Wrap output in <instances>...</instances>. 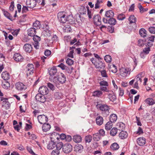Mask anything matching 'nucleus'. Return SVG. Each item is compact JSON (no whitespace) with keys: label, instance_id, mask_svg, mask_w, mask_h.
<instances>
[{"label":"nucleus","instance_id":"obj_58","mask_svg":"<svg viewBox=\"0 0 155 155\" xmlns=\"http://www.w3.org/2000/svg\"><path fill=\"white\" fill-rule=\"evenodd\" d=\"M28 7L27 6H26L23 5L22 8V12L25 13L28 12Z\"/></svg>","mask_w":155,"mask_h":155},{"label":"nucleus","instance_id":"obj_26","mask_svg":"<svg viewBox=\"0 0 155 155\" xmlns=\"http://www.w3.org/2000/svg\"><path fill=\"white\" fill-rule=\"evenodd\" d=\"M114 13L113 11L111 10H109L106 12L105 16L108 18H112L114 16Z\"/></svg>","mask_w":155,"mask_h":155},{"label":"nucleus","instance_id":"obj_32","mask_svg":"<svg viewBox=\"0 0 155 155\" xmlns=\"http://www.w3.org/2000/svg\"><path fill=\"white\" fill-rule=\"evenodd\" d=\"M74 149L76 152H81L83 149V147L81 144H78L75 146Z\"/></svg>","mask_w":155,"mask_h":155},{"label":"nucleus","instance_id":"obj_30","mask_svg":"<svg viewBox=\"0 0 155 155\" xmlns=\"http://www.w3.org/2000/svg\"><path fill=\"white\" fill-rule=\"evenodd\" d=\"M2 86L3 88L6 89H8L10 86V84L8 82L5 81L2 82Z\"/></svg>","mask_w":155,"mask_h":155},{"label":"nucleus","instance_id":"obj_62","mask_svg":"<svg viewBox=\"0 0 155 155\" xmlns=\"http://www.w3.org/2000/svg\"><path fill=\"white\" fill-rule=\"evenodd\" d=\"M119 127V130H123L125 127V125L123 123H120L118 124Z\"/></svg>","mask_w":155,"mask_h":155},{"label":"nucleus","instance_id":"obj_24","mask_svg":"<svg viewBox=\"0 0 155 155\" xmlns=\"http://www.w3.org/2000/svg\"><path fill=\"white\" fill-rule=\"evenodd\" d=\"M51 128V126L49 124H44L42 126V129L43 131L46 132L49 130Z\"/></svg>","mask_w":155,"mask_h":155},{"label":"nucleus","instance_id":"obj_55","mask_svg":"<svg viewBox=\"0 0 155 155\" xmlns=\"http://www.w3.org/2000/svg\"><path fill=\"white\" fill-rule=\"evenodd\" d=\"M150 51V48L147 47L145 48L143 50L142 52L146 54H148Z\"/></svg>","mask_w":155,"mask_h":155},{"label":"nucleus","instance_id":"obj_64","mask_svg":"<svg viewBox=\"0 0 155 155\" xmlns=\"http://www.w3.org/2000/svg\"><path fill=\"white\" fill-rule=\"evenodd\" d=\"M27 149L28 151L31 154L33 155H37V154L35 153L33 150H32L31 148L30 147H27Z\"/></svg>","mask_w":155,"mask_h":155},{"label":"nucleus","instance_id":"obj_38","mask_svg":"<svg viewBox=\"0 0 155 155\" xmlns=\"http://www.w3.org/2000/svg\"><path fill=\"white\" fill-rule=\"evenodd\" d=\"M40 23L39 21L37 20L33 23V27L36 30L40 28Z\"/></svg>","mask_w":155,"mask_h":155},{"label":"nucleus","instance_id":"obj_14","mask_svg":"<svg viewBox=\"0 0 155 155\" xmlns=\"http://www.w3.org/2000/svg\"><path fill=\"white\" fill-rule=\"evenodd\" d=\"M94 65L96 68L99 70L102 69H104L105 67V64L100 61L96 63H94Z\"/></svg>","mask_w":155,"mask_h":155},{"label":"nucleus","instance_id":"obj_61","mask_svg":"<svg viewBox=\"0 0 155 155\" xmlns=\"http://www.w3.org/2000/svg\"><path fill=\"white\" fill-rule=\"evenodd\" d=\"M58 66L62 70L65 69L67 67L66 66L62 63H61Z\"/></svg>","mask_w":155,"mask_h":155},{"label":"nucleus","instance_id":"obj_50","mask_svg":"<svg viewBox=\"0 0 155 155\" xmlns=\"http://www.w3.org/2000/svg\"><path fill=\"white\" fill-rule=\"evenodd\" d=\"M33 37V40L35 41V42H38V41H40L41 38L40 37L35 35Z\"/></svg>","mask_w":155,"mask_h":155},{"label":"nucleus","instance_id":"obj_59","mask_svg":"<svg viewBox=\"0 0 155 155\" xmlns=\"http://www.w3.org/2000/svg\"><path fill=\"white\" fill-rule=\"evenodd\" d=\"M61 94L59 92H56L54 94V97L56 99H59L61 98Z\"/></svg>","mask_w":155,"mask_h":155},{"label":"nucleus","instance_id":"obj_11","mask_svg":"<svg viewBox=\"0 0 155 155\" xmlns=\"http://www.w3.org/2000/svg\"><path fill=\"white\" fill-rule=\"evenodd\" d=\"M35 97L36 100L41 103H44L46 101V98L44 95L40 93L37 94Z\"/></svg>","mask_w":155,"mask_h":155},{"label":"nucleus","instance_id":"obj_63","mask_svg":"<svg viewBox=\"0 0 155 155\" xmlns=\"http://www.w3.org/2000/svg\"><path fill=\"white\" fill-rule=\"evenodd\" d=\"M48 86L51 90L53 91L54 90V87L52 84L51 83H48Z\"/></svg>","mask_w":155,"mask_h":155},{"label":"nucleus","instance_id":"obj_54","mask_svg":"<svg viewBox=\"0 0 155 155\" xmlns=\"http://www.w3.org/2000/svg\"><path fill=\"white\" fill-rule=\"evenodd\" d=\"M117 18L120 20H122L125 18V16L124 14H120L118 15Z\"/></svg>","mask_w":155,"mask_h":155},{"label":"nucleus","instance_id":"obj_13","mask_svg":"<svg viewBox=\"0 0 155 155\" xmlns=\"http://www.w3.org/2000/svg\"><path fill=\"white\" fill-rule=\"evenodd\" d=\"M94 24L97 25H100L101 24V18L99 15H97L94 17Z\"/></svg>","mask_w":155,"mask_h":155},{"label":"nucleus","instance_id":"obj_1","mask_svg":"<svg viewBox=\"0 0 155 155\" xmlns=\"http://www.w3.org/2000/svg\"><path fill=\"white\" fill-rule=\"evenodd\" d=\"M58 18L60 22L63 23H65L67 21H69L70 24H72L73 23L72 21H71L70 20L73 18L70 15L66 16L64 12H58Z\"/></svg>","mask_w":155,"mask_h":155},{"label":"nucleus","instance_id":"obj_3","mask_svg":"<svg viewBox=\"0 0 155 155\" xmlns=\"http://www.w3.org/2000/svg\"><path fill=\"white\" fill-rule=\"evenodd\" d=\"M54 81H58L59 83L63 84L65 82L66 79L64 74L62 73H60L58 74V75L57 77H54Z\"/></svg>","mask_w":155,"mask_h":155},{"label":"nucleus","instance_id":"obj_10","mask_svg":"<svg viewBox=\"0 0 155 155\" xmlns=\"http://www.w3.org/2000/svg\"><path fill=\"white\" fill-rule=\"evenodd\" d=\"M38 92L40 94L45 95L47 94L49 92V90L46 86H42L38 90Z\"/></svg>","mask_w":155,"mask_h":155},{"label":"nucleus","instance_id":"obj_20","mask_svg":"<svg viewBox=\"0 0 155 155\" xmlns=\"http://www.w3.org/2000/svg\"><path fill=\"white\" fill-rule=\"evenodd\" d=\"M138 144L140 146H143L145 143V139L143 137H140L138 138L137 140Z\"/></svg>","mask_w":155,"mask_h":155},{"label":"nucleus","instance_id":"obj_7","mask_svg":"<svg viewBox=\"0 0 155 155\" xmlns=\"http://www.w3.org/2000/svg\"><path fill=\"white\" fill-rule=\"evenodd\" d=\"M38 119L39 122L41 124H44L48 120V118L47 117L44 115L38 116Z\"/></svg>","mask_w":155,"mask_h":155},{"label":"nucleus","instance_id":"obj_23","mask_svg":"<svg viewBox=\"0 0 155 155\" xmlns=\"http://www.w3.org/2000/svg\"><path fill=\"white\" fill-rule=\"evenodd\" d=\"M2 77L5 81L7 80L10 78L9 74L6 71L3 72L2 74Z\"/></svg>","mask_w":155,"mask_h":155},{"label":"nucleus","instance_id":"obj_25","mask_svg":"<svg viewBox=\"0 0 155 155\" xmlns=\"http://www.w3.org/2000/svg\"><path fill=\"white\" fill-rule=\"evenodd\" d=\"M127 133L124 131L122 130L119 134V137L121 139L126 138L127 137Z\"/></svg>","mask_w":155,"mask_h":155},{"label":"nucleus","instance_id":"obj_39","mask_svg":"<svg viewBox=\"0 0 155 155\" xmlns=\"http://www.w3.org/2000/svg\"><path fill=\"white\" fill-rule=\"evenodd\" d=\"M73 140L76 143H79L81 141V137L79 135H75L74 136Z\"/></svg>","mask_w":155,"mask_h":155},{"label":"nucleus","instance_id":"obj_17","mask_svg":"<svg viewBox=\"0 0 155 155\" xmlns=\"http://www.w3.org/2000/svg\"><path fill=\"white\" fill-rule=\"evenodd\" d=\"M43 33L44 35L46 37L51 36V31L49 30V27L47 25H46V28H44Z\"/></svg>","mask_w":155,"mask_h":155},{"label":"nucleus","instance_id":"obj_27","mask_svg":"<svg viewBox=\"0 0 155 155\" xmlns=\"http://www.w3.org/2000/svg\"><path fill=\"white\" fill-rule=\"evenodd\" d=\"M57 72V69L54 67H53L49 71V74L51 76L54 75Z\"/></svg>","mask_w":155,"mask_h":155},{"label":"nucleus","instance_id":"obj_36","mask_svg":"<svg viewBox=\"0 0 155 155\" xmlns=\"http://www.w3.org/2000/svg\"><path fill=\"white\" fill-rule=\"evenodd\" d=\"M56 144L54 142L51 141L47 146V148L49 149H53L55 147Z\"/></svg>","mask_w":155,"mask_h":155},{"label":"nucleus","instance_id":"obj_47","mask_svg":"<svg viewBox=\"0 0 155 155\" xmlns=\"http://www.w3.org/2000/svg\"><path fill=\"white\" fill-rule=\"evenodd\" d=\"M101 136L98 133H96L93 135V139L96 141H98L100 140Z\"/></svg>","mask_w":155,"mask_h":155},{"label":"nucleus","instance_id":"obj_9","mask_svg":"<svg viewBox=\"0 0 155 155\" xmlns=\"http://www.w3.org/2000/svg\"><path fill=\"white\" fill-rule=\"evenodd\" d=\"M16 88L18 91H21L25 90L27 88V87L22 83L18 82L15 84Z\"/></svg>","mask_w":155,"mask_h":155},{"label":"nucleus","instance_id":"obj_12","mask_svg":"<svg viewBox=\"0 0 155 155\" xmlns=\"http://www.w3.org/2000/svg\"><path fill=\"white\" fill-rule=\"evenodd\" d=\"M107 97L111 101L113 102L116 99V97L114 92L111 91H110L107 93Z\"/></svg>","mask_w":155,"mask_h":155},{"label":"nucleus","instance_id":"obj_5","mask_svg":"<svg viewBox=\"0 0 155 155\" xmlns=\"http://www.w3.org/2000/svg\"><path fill=\"white\" fill-rule=\"evenodd\" d=\"M130 71L128 68L122 67L119 69L120 74L123 77H126Z\"/></svg>","mask_w":155,"mask_h":155},{"label":"nucleus","instance_id":"obj_43","mask_svg":"<svg viewBox=\"0 0 155 155\" xmlns=\"http://www.w3.org/2000/svg\"><path fill=\"white\" fill-rule=\"evenodd\" d=\"M136 18L134 15H130L129 18V21L130 23H135L136 21Z\"/></svg>","mask_w":155,"mask_h":155},{"label":"nucleus","instance_id":"obj_45","mask_svg":"<svg viewBox=\"0 0 155 155\" xmlns=\"http://www.w3.org/2000/svg\"><path fill=\"white\" fill-rule=\"evenodd\" d=\"M55 146L56 147V150L60 151V150H61V148L63 147V143L61 142H60L58 143Z\"/></svg>","mask_w":155,"mask_h":155},{"label":"nucleus","instance_id":"obj_46","mask_svg":"<svg viewBox=\"0 0 155 155\" xmlns=\"http://www.w3.org/2000/svg\"><path fill=\"white\" fill-rule=\"evenodd\" d=\"M116 23V21L115 19L113 17L110 18L108 20V23L111 25H114Z\"/></svg>","mask_w":155,"mask_h":155},{"label":"nucleus","instance_id":"obj_52","mask_svg":"<svg viewBox=\"0 0 155 155\" xmlns=\"http://www.w3.org/2000/svg\"><path fill=\"white\" fill-rule=\"evenodd\" d=\"M100 84L101 86H108V84L106 81H104V80L101 81L100 82Z\"/></svg>","mask_w":155,"mask_h":155},{"label":"nucleus","instance_id":"obj_37","mask_svg":"<svg viewBox=\"0 0 155 155\" xmlns=\"http://www.w3.org/2000/svg\"><path fill=\"white\" fill-rule=\"evenodd\" d=\"M113 124L111 122L108 121L105 124V129L107 130H110L112 127Z\"/></svg>","mask_w":155,"mask_h":155},{"label":"nucleus","instance_id":"obj_21","mask_svg":"<svg viewBox=\"0 0 155 155\" xmlns=\"http://www.w3.org/2000/svg\"><path fill=\"white\" fill-rule=\"evenodd\" d=\"M2 11L4 15L6 17L12 21L13 20V19H12V16L9 13L3 9H2Z\"/></svg>","mask_w":155,"mask_h":155},{"label":"nucleus","instance_id":"obj_49","mask_svg":"<svg viewBox=\"0 0 155 155\" xmlns=\"http://www.w3.org/2000/svg\"><path fill=\"white\" fill-rule=\"evenodd\" d=\"M104 59L107 62L110 63L111 61V57L110 55H107L104 57Z\"/></svg>","mask_w":155,"mask_h":155},{"label":"nucleus","instance_id":"obj_6","mask_svg":"<svg viewBox=\"0 0 155 155\" xmlns=\"http://www.w3.org/2000/svg\"><path fill=\"white\" fill-rule=\"evenodd\" d=\"M72 149V145L69 143L64 144L62 148L63 151L65 153H68L71 152Z\"/></svg>","mask_w":155,"mask_h":155},{"label":"nucleus","instance_id":"obj_19","mask_svg":"<svg viewBox=\"0 0 155 155\" xmlns=\"http://www.w3.org/2000/svg\"><path fill=\"white\" fill-rule=\"evenodd\" d=\"M23 48L26 52H30L32 51V47L31 45L26 44L24 45Z\"/></svg>","mask_w":155,"mask_h":155},{"label":"nucleus","instance_id":"obj_4","mask_svg":"<svg viewBox=\"0 0 155 155\" xmlns=\"http://www.w3.org/2000/svg\"><path fill=\"white\" fill-rule=\"evenodd\" d=\"M27 75L28 76L32 74L34 72L35 69L32 64H28L26 68Z\"/></svg>","mask_w":155,"mask_h":155},{"label":"nucleus","instance_id":"obj_60","mask_svg":"<svg viewBox=\"0 0 155 155\" xmlns=\"http://www.w3.org/2000/svg\"><path fill=\"white\" fill-rule=\"evenodd\" d=\"M149 30L151 33H155V27H151L149 28Z\"/></svg>","mask_w":155,"mask_h":155},{"label":"nucleus","instance_id":"obj_31","mask_svg":"<svg viewBox=\"0 0 155 155\" xmlns=\"http://www.w3.org/2000/svg\"><path fill=\"white\" fill-rule=\"evenodd\" d=\"M145 101L146 104L150 105H153L155 103L153 100L151 98H148L145 100Z\"/></svg>","mask_w":155,"mask_h":155},{"label":"nucleus","instance_id":"obj_41","mask_svg":"<svg viewBox=\"0 0 155 155\" xmlns=\"http://www.w3.org/2000/svg\"><path fill=\"white\" fill-rule=\"evenodd\" d=\"M147 31L143 28H141L139 31V34L141 36L143 37L146 36L147 35Z\"/></svg>","mask_w":155,"mask_h":155},{"label":"nucleus","instance_id":"obj_22","mask_svg":"<svg viewBox=\"0 0 155 155\" xmlns=\"http://www.w3.org/2000/svg\"><path fill=\"white\" fill-rule=\"evenodd\" d=\"M103 119L101 116H97L96 119V124L99 126H100L103 124Z\"/></svg>","mask_w":155,"mask_h":155},{"label":"nucleus","instance_id":"obj_28","mask_svg":"<svg viewBox=\"0 0 155 155\" xmlns=\"http://www.w3.org/2000/svg\"><path fill=\"white\" fill-rule=\"evenodd\" d=\"M10 104L8 100L2 102V107H4L6 109H8L10 108Z\"/></svg>","mask_w":155,"mask_h":155},{"label":"nucleus","instance_id":"obj_51","mask_svg":"<svg viewBox=\"0 0 155 155\" xmlns=\"http://www.w3.org/2000/svg\"><path fill=\"white\" fill-rule=\"evenodd\" d=\"M100 89L102 91H104L108 92L110 91H109L108 88L106 86H101Z\"/></svg>","mask_w":155,"mask_h":155},{"label":"nucleus","instance_id":"obj_40","mask_svg":"<svg viewBox=\"0 0 155 155\" xmlns=\"http://www.w3.org/2000/svg\"><path fill=\"white\" fill-rule=\"evenodd\" d=\"M110 147L112 150H118L119 147L117 143H114L112 144Z\"/></svg>","mask_w":155,"mask_h":155},{"label":"nucleus","instance_id":"obj_42","mask_svg":"<svg viewBox=\"0 0 155 155\" xmlns=\"http://www.w3.org/2000/svg\"><path fill=\"white\" fill-rule=\"evenodd\" d=\"M102 92L101 91H94L93 93V96L99 97L102 94Z\"/></svg>","mask_w":155,"mask_h":155},{"label":"nucleus","instance_id":"obj_57","mask_svg":"<svg viewBox=\"0 0 155 155\" xmlns=\"http://www.w3.org/2000/svg\"><path fill=\"white\" fill-rule=\"evenodd\" d=\"M60 153V151L58 150H55L52 151L51 153V155H58Z\"/></svg>","mask_w":155,"mask_h":155},{"label":"nucleus","instance_id":"obj_29","mask_svg":"<svg viewBox=\"0 0 155 155\" xmlns=\"http://www.w3.org/2000/svg\"><path fill=\"white\" fill-rule=\"evenodd\" d=\"M138 7L140 10V12L141 13H142L148 10V8H144L140 3H139Z\"/></svg>","mask_w":155,"mask_h":155},{"label":"nucleus","instance_id":"obj_56","mask_svg":"<svg viewBox=\"0 0 155 155\" xmlns=\"http://www.w3.org/2000/svg\"><path fill=\"white\" fill-rule=\"evenodd\" d=\"M66 63L68 65H71L73 64L74 61L72 59L68 58L67 60L66 61Z\"/></svg>","mask_w":155,"mask_h":155},{"label":"nucleus","instance_id":"obj_33","mask_svg":"<svg viewBox=\"0 0 155 155\" xmlns=\"http://www.w3.org/2000/svg\"><path fill=\"white\" fill-rule=\"evenodd\" d=\"M117 119V117L116 114H112L110 116L109 121L113 122H115Z\"/></svg>","mask_w":155,"mask_h":155},{"label":"nucleus","instance_id":"obj_8","mask_svg":"<svg viewBox=\"0 0 155 155\" xmlns=\"http://www.w3.org/2000/svg\"><path fill=\"white\" fill-rule=\"evenodd\" d=\"M36 2H38V0H27L26 4L28 8H33L36 6Z\"/></svg>","mask_w":155,"mask_h":155},{"label":"nucleus","instance_id":"obj_34","mask_svg":"<svg viewBox=\"0 0 155 155\" xmlns=\"http://www.w3.org/2000/svg\"><path fill=\"white\" fill-rule=\"evenodd\" d=\"M109 71L115 73L117 71V67L114 64L110 65L109 68Z\"/></svg>","mask_w":155,"mask_h":155},{"label":"nucleus","instance_id":"obj_15","mask_svg":"<svg viewBox=\"0 0 155 155\" xmlns=\"http://www.w3.org/2000/svg\"><path fill=\"white\" fill-rule=\"evenodd\" d=\"M14 59L17 62H21L23 60V58L18 53L15 54L13 57Z\"/></svg>","mask_w":155,"mask_h":155},{"label":"nucleus","instance_id":"obj_44","mask_svg":"<svg viewBox=\"0 0 155 155\" xmlns=\"http://www.w3.org/2000/svg\"><path fill=\"white\" fill-rule=\"evenodd\" d=\"M117 132V129L115 127L113 128L110 131V134L112 136H115Z\"/></svg>","mask_w":155,"mask_h":155},{"label":"nucleus","instance_id":"obj_2","mask_svg":"<svg viewBox=\"0 0 155 155\" xmlns=\"http://www.w3.org/2000/svg\"><path fill=\"white\" fill-rule=\"evenodd\" d=\"M96 107L97 109H99L101 111L104 112L107 115H108L109 114V110L110 108L106 104H97L96 105Z\"/></svg>","mask_w":155,"mask_h":155},{"label":"nucleus","instance_id":"obj_48","mask_svg":"<svg viewBox=\"0 0 155 155\" xmlns=\"http://www.w3.org/2000/svg\"><path fill=\"white\" fill-rule=\"evenodd\" d=\"M92 140V136L91 135H88L85 137V140L86 143H90Z\"/></svg>","mask_w":155,"mask_h":155},{"label":"nucleus","instance_id":"obj_18","mask_svg":"<svg viewBox=\"0 0 155 155\" xmlns=\"http://www.w3.org/2000/svg\"><path fill=\"white\" fill-rule=\"evenodd\" d=\"M28 34L29 36L33 37L36 33V30L34 28L31 27L28 29L27 31Z\"/></svg>","mask_w":155,"mask_h":155},{"label":"nucleus","instance_id":"obj_35","mask_svg":"<svg viewBox=\"0 0 155 155\" xmlns=\"http://www.w3.org/2000/svg\"><path fill=\"white\" fill-rule=\"evenodd\" d=\"M50 138L51 139V141L54 142L56 140H58V138L57 134L56 133H54L52 134L51 135Z\"/></svg>","mask_w":155,"mask_h":155},{"label":"nucleus","instance_id":"obj_53","mask_svg":"<svg viewBox=\"0 0 155 155\" xmlns=\"http://www.w3.org/2000/svg\"><path fill=\"white\" fill-rule=\"evenodd\" d=\"M101 73L102 77L105 78H107L108 77V75L105 70H103L101 71Z\"/></svg>","mask_w":155,"mask_h":155},{"label":"nucleus","instance_id":"obj_16","mask_svg":"<svg viewBox=\"0 0 155 155\" xmlns=\"http://www.w3.org/2000/svg\"><path fill=\"white\" fill-rule=\"evenodd\" d=\"M144 75V73L142 72L138 74L134 79L135 81L138 82L139 83H141L142 82L141 78L143 77Z\"/></svg>","mask_w":155,"mask_h":155}]
</instances>
